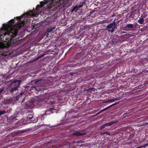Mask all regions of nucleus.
<instances>
[{
	"mask_svg": "<svg viewBox=\"0 0 148 148\" xmlns=\"http://www.w3.org/2000/svg\"><path fill=\"white\" fill-rule=\"evenodd\" d=\"M32 11L27 12L21 16L20 17L17 18L20 19L21 18L28 16L32 14ZM26 21L21 19L18 20L16 24L14 25L12 27L7 29L6 32L4 34L3 37L7 41L8 44V47L14 46L18 45V41L16 40V37L18 35V30L25 24Z\"/></svg>",
	"mask_w": 148,
	"mask_h": 148,
	"instance_id": "1",
	"label": "nucleus"
},
{
	"mask_svg": "<svg viewBox=\"0 0 148 148\" xmlns=\"http://www.w3.org/2000/svg\"><path fill=\"white\" fill-rule=\"evenodd\" d=\"M49 99L47 97H43L41 98L37 97L36 99H34V101H32V104L34 106H41L43 103H45L47 101H49V102H51V104H53L55 103L54 101H49Z\"/></svg>",
	"mask_w": 148,
	"mask_h": 148,
	"instance_id": "2",
	"label": "nucleus"
},
{
	"mask_svg": "<svg viewBox=\"0 0 148 148\" xmlns=\"http://www.w3.org/2000/svg\"><path fill=\"white\" fill-rule=\"evenodd\" d=\"M55 0H44V2L41 1L40 2V4L37 5L36 8V10L37 11H38L45 4L48 5V8H51L55 5Z\"/></svg>",
	"mask_w": 148,
	"mask_h": 148,
	"instance_id": "3",
	"label": "nucleus"
},
{
	"mask_svg": "<svg viewBox=\"0 0 148 148\" xmlns=\"http://www.w3.org/2000/svg\"><path fill=\"white\" fill-rule=\"evenodd\" d=\"M29 90L31 91L32 92H33V91H32V90H35L36 91H40L44 90V88L43 86H36V84L35 85H33L31 84H28L27 85L26 87Z\"/></svg>",
	"mask_w": 148,
	"mask_h": 148,
	"instance_id": "4",
	"label": "nucleus"
},
{
	"mask_svg": "<svg viewBox=\"0 0 148 148\" xmlns=\"http://www.w3.org/2000/svg\"><path fill=\"white\" fill-rule=\"evenodd\" d=\"M117 23L115 21H113L112 22L109 24L107 26L106 30L108 32H111L112 33L114 31L115 29L117 27Z\"/></svg>",
	"mask_w": 148,
	"mask_h": 148,
	"instance_id": "5",
	"label": "nucleus"
},
{
	"mask_svg": "<svg viewBox=\"0 0 148 148\" xmlns=\"http://www.w3.org/2000/svg\"><path fill=\"white\" fill-rule=\"evenodd\" d=\"M66 146H64L61 147L59 145H51L50 143H48L45 146L44 148H66Z\"/></svg>",
	"mask_w": 148,
	"mask_h": 148,
	"instance_id": "6",
	"label": "nucleus"
},
{
	"mask_svg": "<svg viewBox=\"0 0 148 148\" xmlns=\"http://www.w3.org/2000/svg\"><path fill=\"white\" fill-rule=\"evenodd\" d=\"M10 82V87H16V85L17 84H19V86H20V80H10L9 82Z\"/></svg>",
	"mask_w": 148,
	"mask_h": 148,
	"instance_id": "7",
	"label": "nucleus"
},
{
	"mask_svg": "<svg viewBox=\"0 0 148 148\" xmlns=\"http://www.w3.org/2000/svg\"><path fill=\"white\" fill-rule=\"evenodd\" d=\"M55 109L53 108H49L48 109H47L46 110V111L45 112V114H42L41 115V116L43 117L45 115H47V114H51L52 112V111L53 110H55Z\"/></svg>",
	"mask_w": 148,
	"mask_h": 148,
	"instance_id": "8",
	"label": "nucleus"
},
{
	"mask_svg": "<svg viewBox=\"0 0 148 148\" xmlns=\"http://www.w3.org/2000/svg\"><path fill=\"white\" fill-rule=\"evenodd\" d=\"M86 133H81L79 132H75L72 133V134L73 136H82L86 135Z\"/></svg>",
	"mask_w": 148,
	"mask_h": 148,
	"instance_id": "9",
	"label": "nucleus"
},
{
	"mask_svg": "<svg viewBox=\"0 0 148 148\" xmlns=\"http://www.w3.org/2000/svg\"><path fill=\"white\" fill-rule=\"evenodd\" d=\"M125 29L126 30H128L130 29L133 30L134 29V25L132 24H127L125 27Z\"/></svg>",
	"mask_w": 148,
	"mask_h": 148,
	"instance_id": "10",
	"label": "nucleus"
},
{
	"mask_svg": "<svg viewBox=\"0 0 148 148\" xmlns=\"http://www.w3.org/2000/svg\"><path fill=\"white\" fill-rule=\"evenodd\" d=\"M16 87H10V88L9 89V91L10 92H12L18 89V88L19 87V84L16 85Z\"/></svg>",
	"mask_w": 148,
	"mask_h": 148,
	"instance_id": "11",
	"label": "nucleus"
},
{
	"mask_svg": "<svg viewBox=\"0 0 148 148\" xmlns=\"http://www.w3.org/2000/svg\"><path fill=\"white\" fill-rule=\"evenodd\" d=\"M33 107V105H32L31 103H27L25 104V107L26 109L32 108Z\"/></svg>",
	"mask_w": 148,
	"mask_h": 148,
	"instance_id": "12",
	"label": "nucleus"
},
{
	"mask_svg": "<svg viewBox=\"0 0 148 148\" xmlns=\"http://www.w3.org/2000/svg\"><path fill=\"white\" fill-rule=\"evenodd\" d=\"M138 22L140 24H143L144 22V19L141 17L139 18V19L138 21Z\"/></svg>",
	"mask_w": 148,
	"mask_h": 148,
	"instance_id": "13",
	"label": "nucleus"
},
{
	"mask_svg": "<svg viewBox=\"0 0 148 148\" xmlns=\"http://www.w3.org/2000/svg\"><path fill=\"white\" fill-rule=\"evenodd\" d=\"M115 123L116 122H114V121H112L108 123H105V125H106V127L110 126Z\"/></svg>",
	"mask_w": 148,
	"mask_h": 148,
	"instance_id": "14",
	"label": "nucleus"
},
{
	"mask_svg": "<svg viewBox=\"0 0 148 148\" xmlns=\"http://www.w3.org/2000/svg\"><path fill=\"white\" fill-rule=\"evenodd\" d=\"M56 28L55 26L53 27H51L48 28L47 30L48 32H51Z\"/></svg>",
	"mask_w": 148,
	"mask_h": 148,
	"instance_id": "15",
	"label": "nucleus"
},
{
	"mask_svg": "<svg viewBox=\"0 0 148 148\" xmlns=\"http://www.w3.org/2000/svg\"><path fill=\"white\" fill-rule=\"evenodd\" d=\"M16 116H11L9 118V120L10 121H14V120H16Z\"/></svg>",
	"mask_w": 148,
	"mask_h": 148,
	"instance_id": "16",
	"label": "nucleus"
},
{
	"mask_svg": "<svg viewBox=\"0 0 148 148\" xmlns=\"http://www.w3.org/2000/svg\"><path fill=\"white\" fill-rule=\"evenodd\" d=\"M79 9V8H78V6L76 5L72 9V10L71 11V12H72L74 11L76 12L77 11V10H78Z\"/></svg>",
	"mask_w": 148,
	"mask_h": 148,
	"instance_id": "17",
	"label": "nucleus"
},
{
	"mask_svg": "<svg viewBox=\"0 0 148 148\" xmlns=\"http://www.w3.org/2000/svg\"><path fill=\"white\" fill-rule=\"evenodd\" d=\"M85 4L84 1H83L82 3H80L79 5H77L78 6V8H80L82 7Z\"/></svg>",
	"mask_w": 148,
	"mask_h": 148,
	"instance_id": "18",
	"label": "nucleus"
},
{
	"mask_svg": "<svg viewBox=\"0 0 148 148\" xmlns=\"http://www.w3.org/2000/svg\"><path fill=\"white\" fill-rule=\"evenodd\" d=\"M119 99V98L114 99H111L110 100H108V101H109V102H113Z\"/></svg>",
	"mask_w": 148,
	"mask_h": 148,
	"instance_id": "19",
	"label": "nucleus"
},
{
	"mask_svg": "<svg viewBox=\"0 0 148 148\" xmlns=\"http://www.w3.org/2000/svg\"><path fill=\"white\" fill-rule=\"evenodd\" d=\"M119 103V102H116L115 103H113L110 106H108L109 108L112 107L114 106H115V105H117V104H118Z\"/></svg>",
	"mask_w": 148,
	"mask_h": 148,
	"instance_id": "20",
	"label": "nucleus"
},
{
	"mask_svg": "<svg viewBox=\"0 0 148 148\" xmlns=\"http://www.w3.org/2000/svg\"><path fill=\"white\" fill-rule=\"evenodd\" d=\"M105 134H107L108 135H110V132H103L101 134V135H104Z\"/></svg>",
	"mask_w": 148,
	"mask_h": 148,
	"instance_id": "21",
	"label": "nucleus"
},
{
	"mask_svg": "<svg viewBox=\"0 0 148 148\" xmlns=\"http://www.w3.org/2000/svg\"><path fill=\"white\" fill-rule=\"evenodd\" d=\"M134 134L133 135H130V136L128 138V140H131L133 139Z\"/></svg>",
	"mask_w": 148,
	"mask_h": 148,
	"instance_id": "22",
	"label": "nucleus"
},
{
	"mask_svg": "<svg viewBox=\"0 0 148 148\" xmlns=\"http://www.w3.org/2000/svg\"><path fill=\"white\" fill-rule=\"evenodd\" d=\"M14 19H12L9 21V22L10 23L11 25H12L14 23Z\"/></svg>",
	"mask_w": 148,
	"mask_h": 148,
	"instance_id": "23",
	"label": "nucleus"
},
{
	"mask_svg": "<svg viewBox=\"0 0 148 148\" xmlns=\"http://www.w3.org/2000/svg\"><path fill=\"white\" fill-rule=\"evenodd\" d=\"M6 113L5 111H1L0 110V115H2Z\"/></svg>",
	"mask_w": 148,
	"mask_h": 148,
	"instance_id": "24",
	"label": "nucleus"
},
{
	"mask_svg": "<svg viewBox=\"0 0 148 148\" xmlns=\"http://www.w3.org/2000/svg\"><path fill=\"white\" fill-rule=\"evenodd\" d=\"M45 55V54H43V55H42L38 57L36 59V60H38L40 58L43 57L44 55Z\"/></svg>",
	"mask_w": 148,
	"mask_h": 148,
	"instance_id": "25",
	"label": "nucleus"
},
{
	"mask_svg": "<svg viewBox=\"0 0 148 148\" xmlns=\"http://www.w3.org/2000/svg\"><path fill=\"white\" fill-rule=\"evenodd\" d=\"M23 92H21L20 93V94L19 95H18V96L17 97L19 98L21 97L23 95Z\"/></svg>",
	"mask_w": 148,
	"mask_h": 148,
	"instance_id": "26",
	"label": "nucleus"
},
{
	"mask_svg": "<svg viewBox=\"0 0 148 148\" xmlns=\"http://www.w3.org/2000/svg\"><path fill=\"white\" fill-rule=\"evenodd\" d=\"M106 127V125H105V124H104L103 125H102L101 126L100 128V130H101L102 129Z\"/></svg>",
	"mask_w": 148,
	"mask_h": 148,
	"instance_id": "27",
	"label": "nucleus"
},
{
	"mask_svg": "<svg viewBox=\"0 0 148 148\" xmlns=\"http://www.w3.org/2000/svg\"><path fill=\"white\" fill-rule=\"evenodd\" d=\"M49 32H48L47 31V32L45 34V36L47 38H48L49 36Z\"/></svg>",
	"mask_w": 148,
	"mask_h": 148,
	"instance_id": "28",
	"label": "nucleus"
},
{
	"mask_svg": "<svg viewBox=\"0 0 148 148\" xmlns=\"http://www.w3.org/2000/svg\"><path fill=\"white\" fill-rule=\"evenodd\" d=\"M63 2L65 3H69V1L71 0H63Z\"/></svg>",
	"mask_w": 148,
	"mask_h": 148,
	"instance_id": "29",
	"label": "nucleus"
},
{
	"mask_svg": "<svg viewBox=\"0 0 148 148\" xmlns=\"http://www.w3.org/2000/svg\"><path fill=\"white\" fill-rule=\"evenodd\" d=\"M109 109V108L108 107H106L103 109V110H102V111H103V112L106 111V110H108V109Z\"/></svg>",
	"mask_w": 148,
	"mask_h": 148,
	"instance_id": "30",
	"label": "nucleus"
},
{
	"mask_svg": "<svg viewBox=\"0 0 148 148\" xmlns=\"http://www.w3.org/2000/svg\"><path fill=\"white\" fill-rule=\"evenodd\" d=\"M77 74L76 73H74V72H70V73H69V74L71 75H73L74 74Z\"/></svg>",
	"mask_w": 148,
	"mask_h": 148,
	"instance_id": "31",
	"label": "nucleus"
},
{
	"mask_svg": "<svg viewBox=\"0 0 148 148\" xmlns=\"http://www.w3.org/2000/svg\"><path fill=\"white\" fill-rule=\"evenodd\" d=\"M4 90V89L3 88H0V94L3 92Z\"/></svg>",
	"mask_w": 148,
	"mask_h": 148,
	"instance_id": "32",
	"label": "nucleus"
},
{
	"mask_svg": "<svg viewBox=\"0 0 148 148\" xmlns=\"http://www.w3.org/2000/svg\"><path fill=\"white\" fill-rule=\"evenodd\" d=\"M28 117H29V119H31L33 118V116H32V115H29L28 116Z\"/></svg>",
	"mask_w": 148,
	"mask_h": 148,
	"instance_id": "33",
	"label": "nucleus"
},
{
	"mask_svg": "<svg viewBox=\"0 0 148 148\" xmlns=\"http://www.w3.org/2000/svg\"><path fill=\"white\" fill-rule=\"evenodd\" d=\"M93 88H90L89 89H88L87 91H90V90H92L93 89Z\"/></svg>",
	"mask_w": 148,
	"mask_h": 148,
	"instance_id": "34",
	"label": "nucleus"
},
{
	"mask_svg": "<svg viewBox=\"0 0 148 148\" xmlns=\"http://www.w3.org/2000/svg\"><path fill=\"white\" fill-rule=\"evenodd\" d=\"M103 112V111H102V110H101L98 113V114H99L100 113H101V112Z\"/></svg>",
	"mask_w": 148,
	"mask_h": 148,
	"instance_id": "35",
	"label": "nucleus"
},
{
	"mask_svg": "<svg viewBox=\"0 0 148 148\" xmlns=\"http://www.w3.org/2000/svg\"><path fill=\"white\" fill-rule=\"evenodd\" d=\"M103 112V111H102V110H101L98 113V114H99L100 113H101V112Z\"/></svg>",
	"mask_w": 148,
	"mask_h": 148,
	"instance_id": "36",
	"label": "nucleus"
},
{
	"mask_svg": "<svg viewBox=\"0 0 148 148\" xmlns=\"http://www.w3.org/2000/svg\"><path fill=\"white\" fill-rule=\"evenodd\" d=\"M108 101V100L106 101H105L104 102V103H107L109 102V101Z\"/></svg>",
	"mask_w": 148,
	"mask_h": 148,
	"instance_id": "37",
	"label": "nucleus"
},
{
	"mask_svg": "<svg viewBox=\"0 0 148 148\" xmlns=\"http://www.w3.org/2000/svg\"><path fill=\"white\" fill-rule=\"evenodd\" d=\"M2 84V82H1V81H0V86Z\"/></svg>",
	"mask_w": 148,
	"mask_h": 148,
	"instance_id": "38",
	"label": "nucleus"
},
{
	"mask_svg": "<svg viewBox=\"0 0 148 148\" xmlns=\"http://www.w3.org/2000/svg\"><path fill=\"white\" fill-rule=\"evenodd\" d=\"M145 124H146V125L148 124V123H146Z\"/></svg>",
	"mask_w": 148,
	"mask_h": 148,
	"instance_id": "39",
	"label": "nucleus"
},
{
	"mask_svg": "<svg viewBox=\"0 0 148 148\" xmlns=\"http://www.w3.org/2000/svg\"><path fill=\"white\" fill-rule=\"evenodd\" d=\"M1 36H1V35H0V37H1Z\"/></svg>",
	"mask_w": 148,
	"mask_h": 148,
	"instance_id": "40",
	"label": "nucleus"
},
{
	"mask_svg": "<svg viewBox=\"0 0 148 148\" xmlns=\"http://www.w3.org/2000/svg\"><path fill=\"white\" fill-rule=\"evenodd\" d=\"M5 28L6 29V28H7V27H5Z\"/></svg>",
	"mask_w": 148,
	"mask_h": 148,
	"instance_id": "41",
	"label": "nucleus"
}]
</instances>
